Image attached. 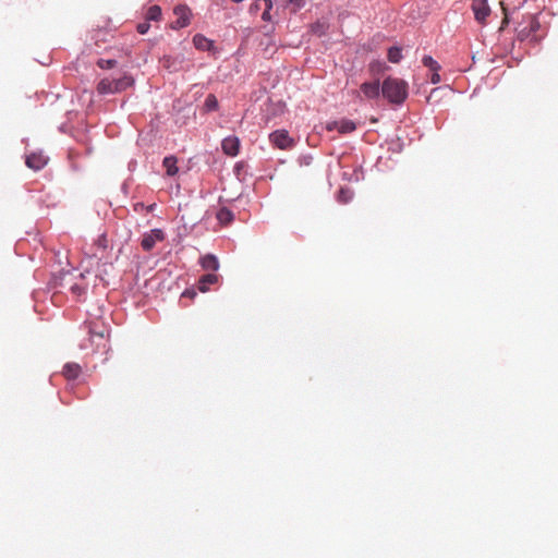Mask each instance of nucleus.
Here are the masks:
<instances>
[{"instance_id": "nucleus-1", "label": "nucleus", "mask_w": 558, "mask_h": 558, "mask_svg": "<svg viewBox=\"0 0 558 558\" xmlns=\"http://www.w3.org/2000/svg\"><path fill=\"white\" fill-rule=\"evenodd\" d=\"M381 93L389 102L400 105L408 97V83L401 78L387 77L383 82Z\"/></svg>"}, {"instance_id": "nucleus-2", "label": "nucleus", "mask_w": 558, "mask_h": 558, "mask_svg": "<svg viewBox=\"0 0 558 558\" xmlns=\"http://www.w3.org/2000/svg\"><path fill=\"white\" fill-rule=\"evenodd\" d=\"M89 342L96 351H106L109 338V329L104 322L97 319L88 323Z\"/></svg>"}, {"instance_id": "nucleus-3", "label": "nucleus", "mask_w": 558, "mask_h": 558, "mask_svg": "<svg viewBox=\"0 0 558 558\" xmlns=\"http://www.w3.org/2000/svg\"><path fill=\"white\" fill-rule=\"evenodd\" d=\"M134 80L130 75H123L119 78H102L97 85V92L100 95L116 94L131 87Z\"/></svg>"}, {"instance_id": "nucleus-4", "label": "nucleus", "mask_w": 558, "mask_h": 558, "mask_svg": "<svg viewBox=\"0 0 558 558\" xmlns=\"http://www.w3.org/2000/svg\"><path fill=\"white\" fill-rule=\"evenodd\" d=\"M270 143L279 149H290L295 145V142L290 137L287 130H277L269 135Z\"/></svg>"}, {"instance_id": "nucleus-5", "label": "nucleus", "mask_w": 558, "mask_h": 558, "mask_svg": "<svg viewBox=\"0 0 558 558\" xmlns=\"http://www.w3.org/2000/svg\"><path fill=\"white\" fill-rule=\"evenodd\" d=\"M177 20L172 22L171 28L181 29L186 27L191 22L192 12L186 4H179L173 9Z\"/></svg>"}, {"instance_id": "nucleus-6", "label": "nucleus", "mask_w": 558, "mask_h": 558, "mask_svg": "<svg viewBox=\"0 0 558 558\" xmlns=\"http://www.w3.org/2000/svg\"><path fill=\"white\" fill-rule=\"evenodd\" d=\"M165 240V233L161 229H153L143 234L141 246L144 251L149 252L154 248L157 242Z\"/></svg>"}, {"instance_id": "nucleus-7", "label": "nucleus", "mask_w": 558, "mask_h": 558, "mask_svg": "<svg viewBox=\"0 0 558 558\" xmlns=\"http://www.w3.org/2000/svg\"><path fill=\"white\" fill-rule=\"evenodd\" d=\"M472 11L474 13L475 20L484 25L486 24L487 17L490 15V8L488 5V0H473L472 1Z\"/></svg>"}, {"instance_id": "nucleus-8", "label": "nucleus", "mask_w": 558, "mask_h": 558, "mask_svg": "<svg viewBox=\"0 0 558 558\" xmlns=\"http://www.w3.org/2000/svg\"><path fill=\"white\" fill-rule=\"evenodd\" d=\"M240 140L236 136H228L222 140L221 148L222 151L231 157H234L240 151Z\"/></svg>"}, {"instance_id": "nucleus-9", "label": "nucleus", "mask_w": 558, "mask_h": 558, "mask_svg": "<svg viewBox=\"0 0 558 558\" xmlns=\"http://www.w3.org/2000/svg\"><path fill=\"white\" fill-rule=\"evenodd\" d=\"M26 166L33 170H40L47 163V158L41 153H32L26 157Z\"/></svg>"}, {"instance_id": "nucleus-10", "label": "nucleus", "mask_w": 558, "mask_h": 558, "mask_svg": "<svg viewBox=\"0 0 558 558\" xmlns=\"http://www.w3.org/2000/svg\"><path fill=\"white\" fill-rule=\"evenodd\" d=\"M361 90L364 94L366 98L374 99L379 96L380 93V85L379 81L371 82V83H363L361 85Z\"/></svg>"}, {"instance_id": "nucleus-11", "label": "nucleus", "mask_w": 558, "mask_h": 558, "mask_svg": "<svg viewBox=\"0 0 558 558\" xmlns=\"http://www.w3.org/2000/svg\"><path fill=\"white\" fill-rule=\"evenodd\" d=\"M82 368L77 363H66L63 366L62 374L69 380H74L81 375Z\"/></svg>"}, {"instance_id": "nucleus-12", "label": "nucleus", "mask_w": 558, "mask_h": 558, "mask_svg": "<svg viewBox=\"0 0 558 558\" xmlns=\"http://www.w3.org/2000/svg\"><path fill=\"white\" fill-rule=\"evenodd\" d=\"M193 44H194L196 49L202 50V51L210 50L213 48V45H214L211 40H209L208 38H206L202 34H196L193 37Z\"/></svg>"}, {"instance_id": "nucleus-13", "label": "nucleus", "mask_w": 558, "mask_h": 558, "mask_svg": "<svg viewBox=\"0 0 558 558\" xmlns=\"http://www.w3.org/2000/svg\"><path fill=\"white\" fill-rule=\"evenodd\" d=\"M218 282V276L215 274H207L201 277L198 280V290L201 292H206L209 289V286Z\"/></svg>"}, {"instance_id": "nucleus-14", "label": "nucleus", "mask_w": 558, "mask_h": 558, "mask_svg": "<svg viewBox=\"0 0 558 558\" xmlns=\"http://www.w3.org/2000/svg\"><path fill=\"white\" fill-rule=\"evenodd\" d=\"M201 265L206 270L216 271L219 268V262L215 255L207 254L201 258Z\"/></svg>"}, {"instance_id": "nucleus-15", "label": "nucleus", "mask_w": 558, "mask_h": 558, "mask_svg": "<svg viewBox=\"0 0 558 558\" xmlns=\"http://www.w3.org/2000/svg\"><path fill=\"white\" fill-rule=\"evenodd\" d=\"M177 158L174 156H168L163 159L162 165L166 168L168 175H174L178 172Z\"/></svg>"}, {"instance_id": "nucleus-16", "label": "nucleus", "mask_w": 558, "mask_h": 558, "mask_svg": "<svg viewBox=\"0 0 558 558\" xmlns=\"http://www.w3.org/2000/svg\"><path fill=\"white\" fill-rule=\"evenodd\" d=\"M527 19H529L530 31L526 32L525 28H522L519 32V36L522 38L527 37L531 33H535L539 28V22L537 21V19L534 15H529Z\"/></svg>"}, {"instance_id": "nucleus-17", "label": "nucleus", "mask_w": 558, "mask_h": 558, "mask_svg": "<svg viewBox=\"0 0 558 558\" xmlns=\"http://www.w3.org/2000/svg\"><path fill=\"white\" fill-rule=\"evenodd\" d=\"M387 58L391 63H399L402 59L401 48L397 46L390 47L388 49Z\"/></svg>"}, {"instance_id": "nucleus-18", "label": "nucleus", "mask_w": 558, "mask_h": 558, "mask_svg": "<svg viewBox=\"0 0 558 558\" xmlns=\"http://www.w3.org/2000/svg\"><path fill=\"white\" fill-rule=\"evenodd\" d=\"M234 216L232 214L231 210H229L228 208H221L218 213H217V219L219 220L220 223L222 225H228L230 223L232 220H233Z\"/></svg>"}, {"instance_id": "nucleus-19", "label": "nucleus", "mask_w": 558, "mask_h": 558, "mask_svg": "<svg viewBox=\"0 0 558 558\" xmlns=\"http://www.w3.org/2000/svg\"><path fill=\"white\" fill-rule=\"evenodd\" d=\"M356 129V125L351 120H341L339 121V130L338 132L341 134L351 133Z\"/></svg>"}, {"instance_id": "nucleus-20", "label": "nucleus", "mask_w": 558, "mask_h": 558, "mask_svg": "<svg viewBox=\"0 0 558 558\" xmlns=\"http://www.w3.org/2000/svg\"><path fill=\"white\" fill-rule=\"evenodd\" d=\"M422 63L424 66L428 68L433 72H439L441 69L439 63L436 60H434L430 56H424L422 59Z\"/></svg>"}, {"instance_id": "nucleus-21", "label": "nucleus", "mask_w": 558, "mask_h": 558, "mask_svg": "<svg viewBox=\"0 0 558 558\" xmlns=\"http://www.w3.org/2000/svg\"><path fill=\"white\" fill-rule=\"evenodd\" d=\"M161 17V8L159 5H151L146 13L148 21H159Z\"/></svg>"}, {"instance_id": "nucleus-22", "label": "nucleus", "mask_w": 558, "mask_h": 558, "mask_svg": "<svg viewBox=\"0 0 558 558\" xmlns=\"http://www.w3.org/2000/svg\"><path fill=\"white\" fill-rule=\"evenodd\" d=\"M204 107H205V109L207 111L216 110L218 108V99H217V97L214 94H209L206 97Z\"/></svg>"}, {"instance_id": "nucleus-23", "label": "nucleus", "mask_w": 558, "mask_h": 558, "mask_svg": "<svg viewBox=\"0 0 558 558\" xmlns=\"http://www.w3.org/2000/svg\"><path fill=\"white\" fill-rule=\"evenodd\" d=\"M263 2H264L265 9L262 13V20L265 22H270L271 21L270 10L272 8V1L271 0H263Z\"/></svg>"}, {"instance_id": "nucleus-24", "label": "nucleus", "mask_w": 558, "mask_h": 558, "mask_svg": "<svg viewBox=\"0 0 558 558\" xmlns=\"http://www.w3.org/2000/svg\"><path fill=\"white\" fill-rule=\"evenodd\" d=\"M117 64V61L114 59H99L97 61V65L100 69H112Z\"/></svg>"}, {"instance_id": "nucleus-25", "label": "nucleus", "mask_w": 558, "mask_h": 558, "mask_svg": "<svg viewBox=\"0 0 558 558\" xmlns=\"http://www.w3.org/2000/svg\"><path fill=\"white\" fill-rule=\"evenodd\" d=\"M305 4V0H289V5L292 7V11L296 12Z\"/></svg>"}, {"instance_id": "nucleus-26", "label": "nucleus", "mask_w": 558, "mask_h": 558, "mask_svg": "<svg viewBox=\"0 0 558 558\" xmlns=\"http://www.w3.org/2000/svg\"><path fill=\"white\" fill-rule=\"evenodd\" d=\"M262 0H254V2L250 5V13L256 14L260 10V2Z\"/></svg>"}, {"instance_id": "nucleus-27", "label": "nucleus", "mask_w": 558, "mask_h": 558, "mask_svg": "<svg viewBox=\"0 0 558 558\" xmlns=\"http://www.w3.org/2000/svg\"><path fill=\"white\" fill-rule=\"evenodd\" d=\"M149 27H150V25L148 22H143V23H140L136 28L140 34H146L148 32Z\"/></svg>"}, {"instance_id": "nucleus-28", "label": "nucleus", "mask_w": 558, "mask_h": 558, "mask_svg": "<svg viewBox=\"0 0 558 558\" xmlns=\"http://www.w3.org/2000/svg\"><path fill=\"white\" fill-rule=\"evenodd\" d=\"M500 5H501V8H502L504 15H505V16H504V19H502V21H501L500 29H504V28L508 25V23H509V19H508L507 10H506V8H505V5H504V2H500Z\"/></svg>"}, {"instance_id": "nucleus-29", "label": "nucleus", "mask_w": 558, "mask_h": 558, "mask_svg": "<svg viewBox=\"0 0 558 558\" xmlns=\"http://www.w3.org/2000/svg\"><path fill=\"white\" fill-rule=\"evenodd\" d=\"M326 129L330 132L333 130H339V121H332L327 123Z\"/></svg>"}, {"instance_id": "nucleus-30", "label": "nucleus", "mask_w": 558, "mask_h": 558, "mask_svg": "<svg viewBox=\"0 0 558 558\" xmlns=\"http://www.w3.org/2000/svg\"><path fill=\"white\" fill-rule=\"evenodd\" d=\"M163 66L171 70V71H177L178 68L173 66L172 63H170V58H165L163 59Z\"/></svg>"}, {"instance_id": "nucleus-31", "label": "nucleus", "mask_w": 558, "mask_h": 558, "mask_svg": "<svg viewBox=\"0 0 558 558\" xmlns=\"http://www.w3.org/2000/svg\"><path fill=\"white\" fill-rule=\"evenodd\" d=\"M430 82L433 84H438L440 82V75L438 72H433V75H432V78H430Z\"/></svg>"}, {"instance_id": "nucleus-32", "label": "nucleus", "mask_w": 558, "mask_h": 558, "mask_svg": "<svg viewBox=\"0 0 558 558\" xmlns=\"http://www.w3.org/2000/svg\"><path fill=\"white\" fill-rule=\"evenodd\" d=\"M72 292L75 293L76 295H81L83 293V288H81L80 286L77 284H74L72 286L71 288Z\"/></svg>"}, {"instance_id": "nucleus-33", "label": "nucleus", "mask_w": 558, "mask_h": 558, "mask_svg": "<svg viewBox=\"0 0 558 558\" xmlns=\"http://www.w3.org/2000/svg\"><path fill=\"white\" fill-rule=\"evenodd\" d=\"M195 295H196V292H195V291H190V290H186V291L183 293V296L194 298Z\"/></svg>"}]
</instances>
